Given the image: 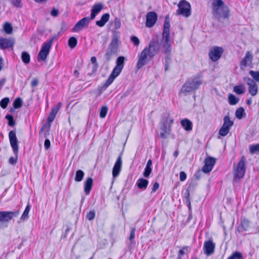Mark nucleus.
Wrapping results in <instances>:
<instances>
[{"label": "nucleus", "instance_id": "f257e3e1", "mask_svg": "<svg viewBox=\"0 0 259 259\" xmlns=\"http://www.w3.org/2000/svg\"><path fill=\"white\" fill-rule=\"evenodd\" d=\"M162 40L158 39H152L148 46L146 47L141 52L137 63V68L139 69L147 64L159 52Z\"/></svg>", "mask_w": 259, "mask_h": 259}, {"label": "nucleus", "instance_id": "f03ea898", "mask_svg": "<svg viewBox=\"0 0 259 259\" xmlns=\"http://www.w3.org/2000/svg\"><path fill=\"white\" fill-rule=\"evenodd\" d=\"M170 27L169 16L167 15L165 16L163 25L162 41V48L164 49L163 53L166 55L165 62L168 63L170 60L169 56L171 51V45L170 42Z\"/></svg>", "mask_w": 259, "mask_h": 259}, {"label": "nucleus", "instance_id": "7ed1b4c3", "mask_svg": "<svg viewBox=\"0 0 259 259\" xmlns=\"http://www.w3.org/2000/svg\"><path fill=\"white\" fill-rule=\"evenodd\" d=\"M203 83L202 75L200 74L188 78L183 85L181 93L186 95L188 93L197 90Z\"/></svg>", "mask_w": 259, "mask_h": 259}, {"label": "nucleus", "instance_id": "20e7f679", "mask_svg": "<svg viewBox=\"0 0 259 259\" xmlns=\"http://www.w3.org/2000/svg\"><path fill=\"white\" fill-rule=\"evenodd\" d=\"M124 60L125 58L123 56H120L117 59L116 66L104 85L105 88L108 87L120 74L124 65Z\"/></svg>", "mask_w": 259, "mask_h": 259}, {"label": "nucleus", "instance_id": "39448f33", "mask_svg": "<svg viewBox=\"0 0 259 259\" xmlns=\"http://www.w3.org/2000/svg\"><path fill=\"white\" fill-rule=\"evenodd\" d=\"M9 138L11 146L15 157H11L9 159V162L12 165L15 164L17 162L18 153V139L16 137V132L14 131H11L9 133Z\"/></svg>", "mask_w": 259, "mask_h": 259}, {"label": "nucleus", "instance_id": "423d86ee", "mask_svg": "<svg viewBox=\"0 0 259 259\" xmlns=\"http://www.w3.org/2000/svg\"><path fill=\"white\" fill-rule=\"evenodd\" d=\"M178 9L176 11L177 15L188 17L191 15V5L185 0H181L178 5Z\"/></svg>", "mask_w": 259, "mask_h": 259}, {"label": "nucleus", "instance_id": "0eeeda50", "mask_svg": "<svg viewBox=\"0 0 259 259\" xmlns=\"http://www.w3.org/2000/svg\"><path fill=\"white\" fill-rule=\"evenodd\" d=\"M212 14L215 19L219 22H222L223 20L229 18L230 9L227 6L224 5L218 8V14L215 13L214 11H212Z\"/></svg>", "mask_w": 259, "mask_h": 259}, {"label": "nucleus", "instance_id": "6e6552de", "mask_svg": "<svg viewBox=\"0 0 259 259\" xmlns=\"http://www.w3.org/2000/svg\"><path fill=\"white\" fill-rule=\"evenodd\" d=\"M53 40L54 38H52L49 40L47 41L43 44L38 55V57H39L41 60L45 61L46 60L49 54L50 50Z\"/></svg>", "mask_w": 259, "mask_h": 259}, {"label": "nucleus", "instance_id": "1a4fd4ad", "mask_svg": "<svg viewBox=\"0 0 259 259\" xmlns=\"http://www.w3.org/2000/svg\"><path fill=\"white\" fill-rule=\"evenodd\" d=\"M245 163V158L244 156H242L234 169L235 178L240 179L244 177L246 171Z\"/></svg>", "mask_w": 259, "mask_h": 259}, {"label": "nucleus", "instance_id": "9d476101", "mask_svg": "<svg viewBox=\"0 0 259 259\" xmlns=\"http://www.w3.org/2000/svg\"><path fill=\"white\" fill-rule=\"evenodd\" d=\"M223 49L222 47H213L210 50L208 54L210 59L213 61L215 62L220 59L223 53Z\"/></svg>", "mask_w": 259, "mask_h": 259}, {"label": "nucleus", "instance_id": "9b49d317", "mask_svg": "<svg viewBox=\"0 0 259 259\" xmlns=\"http://www.w3.org/2000/svg\"><path fill=\"white\" fill-rule=\"evenodd\" d=\"M243 80L248 86V92L252 96H255L258 93V87L257 84L252 79L245 77L243 78Z\"/></svg>", "mask_w": 259, "mask_h": 259}, {"label": "nucleus", "instance_id": "f8f14e48", "mask_svg": "<svg viewBox=\"0 0 259 259\" xmlns=\"http://www.w3.org/2000/svg\"><path fill=\"white\" fill-rule=\"evenodd\" d=\"M19 212L16 211H0V222L8 223L10 220L12 219L14 217H16L18 215Z\"/></svg>", "mask_w": 259, "mask_h": 259}, {"label": "nucleus", "instance_id": "ddd939ff", "mask_svg": "<svg viewBox=\"0 0 259 259\" xmlns=\"http://www.w3.org/2000/svg\"><path fill=\"white\" fill-rule=\"evenodd\" d=\"M215 247V243L212 239H209L204 242L203 244V250L204 254L207 256H210L214 253Z\"/></svg>", "mask_w": 259, "mask_h": 259}, {"label": "nucleus", "instance_id": "4468645a", "mask_svg": "<svg viewBox=\"0 0 259 259\" xmlns=\"http://www.w3.org/2000/svg\"><path fill=\"white\" fill-rule=\"evenodd\" d=\"M252 59L253 56L252 54L249 51H247L244 57L240 62V67L241 69H244L247 67H251Z\"/></svg>", "mask_w": 259, "mask_h": 259}, {"label": "nucleus", "instance_id": "2eb2a0df", "mask_svg": "<svg viewBox=\"0 0 259 259\" xmlns=\"http://www.w3.org/2000/svg\"><path fill=\"white\" fill-rule=\"evenodd\" d=\"M215 163V159L211 157H208L205 159V163L204 166L202 168V170L204 173H209L211 170Z\"/></svg>", "mask_w": 259, "mask_h": 259}, {"label": "nucleus", "instance_id": "dca6fc26", "mask_svg": "<svg viewBox=\"0 0 259 259\" xmlns=\"http://www.w3.org/2000/svg\"><path fill=\"white\" fill-rule=\"evenodd\" d=\"M15 39L13 38L0 37V49L5 50L13 48L15 44Z\"/></svg>", "mask_w": 259, "mask_h": 259}, {"label": "nucleus", "instance_id": "f3484780", "mask_svg": "<svg viewBox=\"0 0 259 259\" xmlns=\"http://www.w3.org/2000/svg\"><path fill=\"white\" fill-rule=\"evenodd\" d=\"M157 19V15L154 12H149L146 15V26L150 28L154 26Z\"/></svg>", "mask_w": 259, "mask_h": 259}, {"label": "nucleus", "instance_id": "a211bd4d", "mask_svg": "<svg viewBox=\"0 0 259 259\" xmlns=\"http://www.w3.org/2000/svg\"><path fill=\"white\" fill-rule=\"evenodd\" d=\"M119 42V36L116 32H114L112 35V40L108 48L117 53Z\"/></svg>", "mask_w": 259, "mask_h": 259}, {"label": "nucleus", "instance_id": "6ab92c4d", "mask_svg": "<svg viewBox=\"0 0 259 259\" xmlns=\"http://www.w3.org/2000/svg\"><path fill=\"white\" fill-rule=\"evenodd\" d=\"M91 19V18L88 17L83 18L75 25L73 28V31L74 32L79 31L85 26H87Z\"/></svg>", "mask_w": 259, "mask_h": 259}, {"label": "nucleus", "instance_id": "aec40b11", "mask_svg": "<svg viewBox=\"0 0 259 259\" xmlns=\"http://www.w3.org/2000/svg\"><path fill=\"white\" fill-rule=\"evenodd\" d=\"M121 153L117 158L112 169V176L113 177L115 178L117 177L121 169L122 166V157Z\"/></svg>", "mask_w": 259, "mask_h": 259}, {"label": "nucleus", "instance_id": "412c9836", "mask_svg": "<svg viewBox=\"0 0 259 259\" xmlns=\"http://www.w3.org/2000/svg\"><path fill=\"white\" fill-rule=\"evenodd\" d=\"M93 184V179L88 178L84 183V191L86 195H88L92 190Z\"/></svg>", "mask_w": 259, "mask_h": 259}, {"label": "nucleus", "instance_id": "4be33fe9", "mask_svg": "<svg viewBox=\"0 0 259 259\" xmlns=\"http://www.w3.org/2000/svg\"><path fill=\"white\" fill-rule=\"evenodd\" d=\"M60 103H59L52 109L48 117V122H51L54 120L57 113L60 110Z\"/></svg>", "mask_w": 259, "mask_h": 259}, {"label": "nucleus", "instance_id": "5701e85b", "mask_svg": "<svg viewBox=\"0 0 259 259\" xmlns=\"http://www.w3.org/2000/svg\"><path fill=\"white\" fill-rule=\"evenodd\" d=\"M103 6L102 4H96L94 5L91 14V19H94L96 15L98 14L103 9Z\"/></svg>", "mask_w": 259, "mask_h": 259}, {"label": "nucleus", "instance_id": "b1692460", "mask_svg": "<svg viewBox=\"0 0 259 259\" xmlns=\"http://www.w3.org/2000/svg\"><path fill=\"white\" fill-rule=\"evenodd\" d=\"M224 5L222 0H212V11L218 14V8Z\"/></svg>", "mask_w": 259, "mask_h": 259}, {"label": "nucleus", "instance_id": "393cba45", "mask_svg": "<svg viewBox=\"0 0 259 259\" xmlns=\"http://www.w3.org/2000/svg\"><path fill=\"white\" fill-rule=\"evenodd\" d=\"M110 15L108 13L102 15L100 20L97 21L96 24L99 27H103L108 21Z\"/></svg>", "mask_w": 259, "mask_h": 259}, {"label": "nucleus", "instance_id": "a878e982", "mask_svg": "<svg viewBox=\"0 0 259 259\" xmlns=\"http://www.w3.org/2000/svg\"><path fill=\"white\" fill-rule=\"evenodd\" d=\"M181 124L187 131H191L192 129V122L187 118L182 119L181 121Z\"/></svg>", "mask_w": 259, "mask_h": 259}, {"label": "nucleus", "instance_id": "bb28decb", "mask_svg": "<svg viewBox=\"0 0 259 259\" xmlns=\"http://www.w3.org/2000/svg\"><path fill=\"white\" fill-rule=\"evenodd\" d=\"M149 182L146 179L143 178L139 179L136 183L138 187L142 190H145L147 188Z\"/></svg>", "mask_w": 259, "mask_h": 259}, {"label": "nucleus", "instance_id": "cd10ccee", "mask_svg": "<svg viewBox=\"0 0 259 259\" xmlns=\"http://www.w3.org/2000/svg\"><path fill=\"white\" fill-rule=\"evenodd\" d=\"M233 121L231 120L229 115H226L224 117L223 126L230 130V128L233 125Z\"/></svg>", "mask_w": 259, "mask_h": 259}, {"label": "nucleus", "instance_id": "c85d7f7f", "mask_svg": "<svg viewBox=\"0 0 259 259\" xmlns=\"http://www.w3.org/2000/svg\"><path fill=\"white\" fill-rule=\"evenodd\" d=\"M245 87L244 84H241L238 85H235L234 87V92L237 94L241 95L245 93Z\"/></svg>", "mask_w": 259, "mask_h": 259}, {"label": "nucleus", "instance_id": "c756f323", "mask_svg": "<svg viewBox=\"0 0 259 259\" xmlns=\"http://www.w3.org/2000/svg\"><path fill=\"white\" fill-rule=\"evenodd\" d=\"M239 101V99L233 94H229L228 96V102L231 105H236Z\"/></svg>", "mask_w": 259, "mask_h": 259}, {"label": "nucleus", "instance_id": "7c9ffc66", "mask_svg": "<svg viewBox=\"0 0 259 259\" xmlns=\"http://www.w3.org/2000/svg\"><path fill=\"white\" fill-rule=\"evenodd\" d=\"M116 54V52L108 48L105 54V57L106 61L107 62L109 61L111 59L112 57Z\"/></svg>", "mask_w": 259, "mask_h": 259}, {"label": "nucleus", "instance_id": "2f4dec72", "mask_svg": "<svg viewBox=\"0 0 259 259\" xmlns=\"http://www.w3.org/2000/svg\"><path fill=\"white\" fill-rule=\"evenodd\" d=\"M3 28H4V31L7 34H11L13 32L12 25L10 23H9L8 22H7L4 23V26H3Z\"/></svg>", "mask_w": 259, "mask_h": 259}, {"label": "nucleus", "instance_id": "473e14b6", "mask_svg": "<svg viewBox=\"0 0 259 259\" xmlns=\"http://www.w3.org/2000/svg\"><path fill=\"white\" fill-rule=\"evenodd\" d=\"M84 174L82 170H78L76 171L75 177V181L79 182L82 180Z\"/></svg>", "mask_w": 259, "mask_h": 259}, {"label": "nucleus", "instance_id": "72a5a7b5", "mask_svg": "<svg viewBox=\"0 0 259 259\" xmlns=\"http://www.w3.org/2000/svg\"><path fill=\"white\" fill-rule=\"evenodd\" d=\"M30 209V207L29 205H27L20 218L21 221H24L27 220L28 218V214Z\"/></svg>", "mask_w": 259, "mask_h": 259}, {"label": "nucleus", "instance_id": "f704fd0d", "mask_svg": "<svg viewBox=\"0 0 259 259\" xmlns=\"http://www.w3.org/2000/svg\"><path fill=\"white\" fill-rule=\"evenodd\" d=\"M250 153L251 154L259 153V144L255 145H250L249 146Z\"/></svg>", "mask_w": 259, "mask_h": 259}, {"label": "nucleus", "instance_id": "c9c22d12", "mask_svg": "<svg viewBox=\"0 0 259 259\" xmlns=\"http://www.w3.org/2000/svg\"><path fill=\"white\" fill-rule=\"evenodd\" d=\"M23 101L21 98H17L13 102V106L15 109L20 108L22 105Z\"/></svg>", "mask_w": 259, "mask_h": 259}, {"label": "nucleus", "instance_id": "e433bc0d", "mask_svg": "<svg viewBox=\"0 0 259 259\" xmlns=\"http://www.w3.org/2000/svg\"><path fill=\"white\" fill-rule=\"evenodd\" d=\"M190 247L188 246H183L182 248L179 251L178 259H182V256L184 255L185 252L188 251Z\"/></svg>", "mask_w": 259, "mask_h": 259}, {"label": "nucleus", "instance_id": "4c0bfd02", "mask_svg": "<svg viewBox=\"0 0 259 259\" xmlns=\"http://www.w3.org/2000/svg\"><path fill=\"white\" fill-rule=\"evenodd\" d=\"M21 58L22 61L25 64H28L30 62V55L28 53L26 52H22Z\"/></svg>", "mask_w": 259, "mask_h": 259}, {"label": "nucleus", "instance_id": "58836bf2", "mask_svg": "<svg viewBox=\"0 0 259 259\" xmlns=\"http://www.w3.org/2000/svg\"><path fill=\"white\" fill-rule=\"evenodd\" d=\"M250 222L246 219H243L241 222V227L244 231H246L249 227Z\"/></svg>", "mask_w": 259, "mask_h": 259}, {"label": "nucleus", "instance_id": "ea45409f", "mask_svg": "<svg viewBox=\"0 0 259 259\" xmlns=\"http://www.w3.org/2000/svg\"><path fill=\"white\" fill-rule=\"evenodd\" d=\"M167 124L168 121L166 120V122L163 123L161 130L165 133L169 134L171 131V127L170 125H167Z\"/></svg>", "mask_w": 259, "mask_h": 259}, {"label": "nucleus", "instance_id": "a19ab883", "mask_svg": "<svg viewBox=\"0 0 259 259\" xmlns=\"http://www.w3.org/2000/svg\"><path fill=\"white\" fill-rule=\"evenodd\" d=\"M228 259H243V257L241 252L235 251L233 252Z\"/></svg>", "mask_w": 259, "mask_h": 259}, {"label": "nucleus", "instance_id": "79ce46f5", "mask_svg": "<svg viewBox=\"0 0 259 259\" xmlns=\"http://www.w3.org/2000/svg\"><path fill=\"white\" fill-rule=\"evenodd\" d=\"M229 131L230 130L229 128L222 125L219 130V134L221 136L225 137L228 135Z\"/></svg>", "mask_w": 259, "mask_h": 259}, {"label": "nucleus", "instance_id": "37998d69", "mask_svg": "<svg viewBox=\"0 0 259 259\" xmlns=\"http://www.w3.org/2000/svg\"><path fill=\"white\" fill-rule=\"evenodd\" d=\"M244 113V109L242 107H240L236 110L235 112V116L238 119H240L243 117Z\"/></svg>", "mask_w": 259, "mask_h": 259}, {"label": "nucleus", "instance_id": "c03bdc74", "mask_svg": "<svg viewBox=\"0 0 259 259\" xmlns=\"http://www.w3.org/2000/svg\"><path fill=\"white\" fill-rule=\"evenodd\" d=\"M77 39L74 37H70L68 40V46L71 49L74 48L77 45Z\"/></svg>", "mask_w": 259, "mask_h": 259}, {"label": "nucleus", "instance_id": "a18cd8bd", "mask_svg": "<svg viewBox=\"0 0 259 259\" xmlns=\"http://www.w3.org/2000/svg\"><path fill=\"white\" fill-rule=\"evenodd\" d=\"M249 73L253 78L254 81H256L257 82H259V71L250 70Z\"/></svg>", "mask_w": 259, "mask_h": 259}, {"label": "nucleus", "instance_id": "49530a36", "mask_svg": "<svg viewBox=\"0 0 259 259\" xmlns=\"http://www.w3.org/2000/svg\"><path fill=\"white\" fill-rule=\"evenodd\" d=\"M10 102L9 98H4L0 102V106L3 109L7 108L8 104Z\"/></svg>", "mask_w": 259, "mask_h": 259}, {"label": "nucleus", "instance_id": "de8ad7c7", "mask_svg": "<svg viewBox=\"0 0 259 259\" xmlns=\"http://www.w3.org/2000/svg\"><path fill=\"white\" fill-rule=\"evenodd\" d=\"M5 118L8 120V125L11 126H14L15 125V121L14 120L13 116L12 115H7Z\"/></svg>", "mask_w": 259, "mask_h": 259}, {"label": "nucleus", "instance_id": "09e8293b", "mask_svg": "<svg viewBox=\"0 0 259 259\" xmlns=\"http://www.w3.org/2000/svg\"><path fill=\"white\" fill-rule=\"evenodd\" d=\"M108 108L107 106H102L100 112V117L102 118H105L107 115Z\"/></svg>", "mask_w": 259, "mask_h": 259}, {"label": "nucleus", "instance_id": "8fccbe9b", "mask_svg": "<svg viewBox=\"0 0 259 259\" xmlns=\"http://www.w3.org/2000/svg\"><path fill=\"white\" fill-rule=\"evenodd\" d=\"M114 28L115 30H117L120 28L121 26V22L119 18L116 17L113 21Z\"/></svg>", "mask_w": 259, "mask_h": 259}, {"label": "nucleus", "instance_id": "3c124183", "mask_svg": "<svg viewBox=\"0 0 259 259\" xmlns=\"http://www.w3.org/2000/svg\"><path fill=\"white\" fill-rule=\"evenodd\" d=\"M10 2L14 7L16 8L22 7L21 0H10Z\"/></svg>", "mask_w": 259, "mask_h": 259}, {"label": "nucleus", "instance_id": "603ef678", "mask_svg": "<svg viewBox=\"0 0 259 259\" xmlns=\"http://www.w3.org/2000/svg\"><path fill=\"white\" fill-rule=\"evenodd\" d=\"M95 217V212L93 210L90 211L87 214L86 218L89 221H92Z\"/></svg>", "mask_w": 259, "mask_h": 259}, {"label": "nucleus", "instance_id": "864d4df0", "mask_svg": "<svg viewBox=\"0 0 259 259\" xmlns=\"http://www.w3.org/2000/svg\"><path fill=\"white\" fill-rule=\"evenodd\" d=\"M152 171V168L150 167H146L145 168L143 176L145 178H148Z\"/></svg>", "mask_w": 259, "mask_h": 259}, {"label": "nucleus", "instance_id": "5fc2aeb1", "mask_svg": "<svg viewBox=\"0 0 259 259\" xmlns=\"http://www.w3.org/2000/svg\"><path fill=\"white\" fill-rule=\"evenodd\" d=\"M131 40L135 46H138L139 45L140 40L137 36H132L131 37Z\"/></svg>", "mask_w": 259, "mask_h": 259}, {"label": "nucleus", "instance_id": "6e6d98bb", "mask_svg": "<svg viewBox=\"0 0 259 259\" xmlns=\"http://www.w3.org/2000/svg\"><path fill=\"white\" fill-rule=\"evenodd\" d=\"M135 230H136L135 228H132L130 236L129 237V240L131 242V243H132V242L135 238Z\"/></svg>", "mask_w": 259, "mask_h": 259}, {"label": "nucleus", "instance_id": "4d7b16f0", "mask_svg": "<svg viewBox=\"0 0 259 259\" xmlns=\"http://www.w3.org/2000/svg\"><path fill=\"white\" fill-rule=\"evenodd\" d=\"M187 175L184 171H181L180 173V180L183 182L186 180Z\"/></svg>", "mask_w": 259, "mask_h": 259}, {"label": "nucleus", "instance_id": "13d9d810", "mask_svg": "<svg viewBox=\"0 0 259 259\" xmlns=\"http://www.w3.org/2000/svg\"><path fill=\"white\" fill-rule=\"evenodd\" d=\"M159 187V184L158 182H155L153 185L152 188V192L151 193L156 192Z\"/></svg>", "mask_w": 259, "mask_h": 259}, {"label": "nucleus", "instance_id": "bf43d9fd", "mask_svg": "<svg viewBox=\"0 0 259 259\" xmlns=\"http://www.w3.org/2000/svg\"><path fill=\"white\" fill-rule=\"evenodd\" d=\"M59 14V10L56 8H53L51 12V15L53 17H57Z\"/></svg>", "mask_w": 259, "mask_h": 259}, {"label": "nucleus", "instance_id": "052dcab7", "mask_svg": "<svg viewBox=\"0 0 259 259\" xmlns=\"http://www.w3.org/2000/svg\"><path fill=\"white\" fill-rule=\"evenodd\" d=\"M44 146L47 150H48L50 148L51 143L49 139H46L45 141Z\"/></svg>", "mask_w": 259, "mask_h": 259}, {"label": "nucleus", "instance_id": "680f3d73", "mask_svg": "<svg viewBox=\"0 0 259 259\" xmlns=\"http://www.w3.org/2000/svg\"><path fill=\"white\" fill-rule=\"evenodd\" d=\"M38 79L36 78H35L32 81V82L31 83V85L32 88H34L38 85Z\"/></svg>", "mask_w": 259, "mask_h": 259}, {"label": "nucleus", "instance_id": "e2e57ef3", "mask_svg": "<svg viewBox=\"0 0 259 259\" xmlns=\"http://www.w3.org/2000/svg\"><path fill=\"white\" fill-rule=\"evenodd\" d=\"M185 198L186 200V201L188 200H190V192L187 189L185 193Z\"/></svg>", "mask_w": 259, "mask_h": 259}, {"label": "nucleus", "instance_id": "0e129e2a", "mask_svg": "<svg viewBox=\"0 0 259 259\" xmlns=\"http://www.w3.org/2000/svg\"><path fill=\"white\" fill-rule=\"evenodd\" d=\"M91 61L93 64H98L96 58L95 56L91 57Z\"/></svg>", "mask_w": 259, "mask_h": 259}, {"label": "nucleus", "instance_id": "69168bd1", "mask_svg": "<svg viewBox=\"0 0 259 259\" xmlns=\"http://www.w3.org/2000/svg\"><path fill=\"white\" fill-rule=\"evenodd\" d=\"M168 135V134L165 133L164 132H161L160 133V137L161 138L165 139L167 137V135Z\"/></svg>", "mask_w": 259, "mask_h": 259}, {"label": "nucleus", "instance_id": "338daca9", "mask_svg": "<svg viewBox=\"0 0 259 259\" xmlns=\"http://www.w3.org/2000/svg\"><path fill=\"white\" fill-rule=\"evenodd\" d=\"M99 67L98 64H93V72H96Z\"/></svg>", "mask_w": 259, "mask_h": 259}, {"label": "nucleus", "instance_id": "774afa93", "mask_svg": "<svg viewBox=\"0 0 259 259\" xmlns=\"http://www.w3.org/2000/svg\"><path fill=\"white\" fill-rule=\"evenodd\" d=\"M152 161L151 159H149L147 163V164H146V167H151V166H152Z\"/></svg>", "mask_w": 259, "mask_h": 259}]
</instances>
